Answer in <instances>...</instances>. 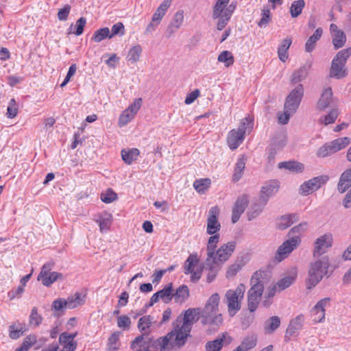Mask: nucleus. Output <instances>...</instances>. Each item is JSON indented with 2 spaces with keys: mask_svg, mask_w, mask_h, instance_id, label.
I'll return each instance as SVG.
<instances>
[{
  "mask_svg": "<svg viewBox=\"0 0 351 351\" xmlns=\"http://www.w3.org/2000/svg\"><path fill=\"white\" fill-rule=\"evenodd\" d=\"M200 315V308H189L186 310L183 315H180L173 323V327L177 332L176 337V346L181 347L186 341L190 336L192 325L197 322Z\"/></svg>",
  "mask_w": 351,
  "mask_h": 351,
  "instance_id": "1",
  "label": "nucleus"
},
{
  "mask_svg": "<svg viewBox=\"0 0 351 351\" xmlns=\"http://www.w3.org/2000/svg\"><path fill=\"white\" fill-rule=\"evenodd\" d=\"M219 300V295L213 293L207 300L204 308L200 310L202 324L212 326L214 328H218L222 324V315L217 313Z\"/></svg>",
  "mask_w": 351,
  "mask_h": 351,
  "instance_id": "2",
  "label": "nucleus"
},
{
  "mask_svg": "<svg viewBox=\"0 0 351 351\" xmlns=\"http://www.w3.org/2000/svg\"><path fill=\"white\" fill-rule=\"evenodd\" d=\"M229 2L230 0H217L213 7V18L217 19V28L219 31L226 26L236 8L234 2L228 6Z\"/></svg>",
  "mask_w": 351,
  "mask_h": 351,
  "instance_id": "3",
  "label": "nucleus"
},
{
  "mask_svg": "<svg viewBox=\"0 0 351 351\" xmlns=\"http://www.w3.org/2000/svg\"><path fill=\"white\" fill-rule=\"evenodd\" d=\"M262 276L261 272L256 271L254 273L250 280L252 287L247 292V306L250 312L256 311L263 293L264 285L263 281L261 280Z\"/></svg>",
  "mask_w": 351,
  "mask_h": 351,
  "instance_id": "4",
  "label": "nucleus"
},
{
  "mask_svg": "<svg viewBox=\"0 0 351 351\" xmlns=\"http://www.w3.org/2000/svg\"><path fill=\"white\" fill-rule=\"evenodd\" d=\"M253 125L252 119L248 116L242 119L237 130L233 129L228 133L227 143L231 149H237L243 143L246 131H251Z\"/></svg>",
  "mask_w": 351,
  "mask_h": 351,
  "instance_id": "5",
  "label": "nucleus"
},
{
  "mask_svg": "<svg viewBox=\"0 0 351 351\" xmlns=\"http://www.w3.org/2000/svg\"><path fill=\"white\" fill-rule=\"evenodd\" d=\"M350 56L351 47L342 49L336 54L331 62L330 77L339 80L347 76L346 64Z\"/></svg>",
  "mask_w": 351,
  "mask_h": 351,
  "instance_id": "6",
  "label": "nucleus"
},
{
  "mask_svg": "<svg viewBox=\"0 0 351 351\" xmlns=\"http://www.w3.org/2000/svg\"><path fill=\"white\" fill-rule=\"evenodd\" d=\"M328 266V258L326 256L311 263L307 281L308 289H311L319 283L327 274Z\"/></svg>",
  "mask_w": 351,
  "mask_h": 351,
  "instance_id": "7",
  "label": "nucleus"
},
{
  "mask_svg": "<svg viewBox=\"0 0 351 351\" xmlns=\"http://www.w3.org/2000/svg\"><path fill=\"white\" fill-rule=\"evenodd\" d=\"M245 291V287L243 284H239L235 289H229L226 291L225 299L230 317L234 316L241 309Z\"/></svg>",
  "mask_w": 351,
  "mask_h": 351,
  "instance_id": "8",
  "label": "nucleus"
},
{
  "mask_svg": "<svg viewBox=\"0 0 351 351\" xmlns=\"http://www.w3.org/2000/svg\"><path fill=\"white\" fill-rule=\"evenodd\" d=\"M328 180L329 177L326 175L313 178L300 185L299 193L301 195L306 196L318 190L322 185L325 184Z\"/></svg>",
  "mask_w": 351,
  "mask_h": 351,
  "instance_id": "9",
  "label": "nucleus"
},
{
  "mask_svg": "<svg viewBox=\"0 0 351 351\" xmlns=\"http://www.w3.org/2000/svg\"><path fill=\"white\" fill-rule=\"evenodd\" d=\"M304 95V88L299 84L286 97L284 108L295 112Z\"/></svg>",
  "mask_w": 351,
  "mask_h": 351,
  "instance_id": "10",
  "label": "nucleus"
},
{
  "mask_svg": "<svg viewBox=\"0 0 351 351\" xmlns=\"http://www.w3.org/2000/svg\"><path fill=\"white\" fill-rule=\"evenodd\" d=\"M300 237L299 236H293L285 241L278 248L275 258L278 262L282 261L300 243Z\"/></svg>",
  "mask_w": 351,
  "mask_h": 351,
  "instance_id": "11",
  "label": "nucleus"
},
{
  "mask_svg": "<svg viewBox=\"0 0 351 351\" xmlns=\"http://www.w3.org/2000/svg\"><path fill=\"white\" fill-rule=\"evenodd\" d=\"M235 247L236 242L233 241L221 245L217 250H215V254L213 255V259H214L217 263L221 265L229 259L234 251Z\"/></svg>",
  "mask_w": 351,
  "mask_h": 351,
  "instance_id": "12",
  "label": "nucleus"
},
{
  "mask_svg": "<svg viewBox=\"0 0 351 351\" xmlns=\"http://www.w3.org/2000/svg\"><path fill=\"white\" fill-rule=\"evenodd\" d=\"M304 322L305 317L303 314H300L291 319L286 330L285 339L289 340L292 337H297L303 328Z\"/></svg>",
  "mask_w": 351,
  "mask_h": 351,
  "instance_id": "13",
  "label": "nucleus"
},
{
  "mask_svg": "<svg viewBox=\"0 0 351 351\" xmlns=\"http://www.w3.org/2000/svg\"><path fill=\"white\" fill-rule=\"evenodd\" d=\"M219 209L217 206H213L208 211L207 219L206 232L208 234H214L219 231L220 223L218 221Z\"/></svg>",
  "mask_w": 351,
  "mask_h": 351,
  "instance_id": "14",
  "label": "nucleus"
},
{
  "mask_svg": "<svg viewBox=\"0 0 351 351\" xmlns=\"http://www.w3.org/2000/svg\"><path fill=\"white\" fill-rule=\"evenodd\" d=\"M332 237L330 234H324L318 237L315 241L313 256H319L326 252L332 246Z\"/></svg>",
  "mask_w": 351,
  "mask_h": 351,
  "instance_id": "15",
  "label": "nucleus"
},
{
  "mask_svg": "<svg viewBox=\"0 0 351 351\" xmlns=\"http://www.w3.org/2000/svg\"><path fill=\"white\" fill-rule=\"evenodd\" d=\"M330 32L332 38V43L335 49H339L343 47L346 43V35L345 32L339 29L337 25L332 23L330 25Z\"/></svg>",
  "mask_w": 351,
  "mask_h": 351,
  "instance_id": "16",
  "label": "nucleus"
},
{
  "mask_svg": "<svg viewBox=\"0 0 351 351\" xmlns=\"http://www.w3.org/2000/svg\"><path fill=\"white\" fill-rule=\"evenodd\" d=\"M232 338L226 333L219 335L216 339L208 341L205 346L206 351H220L223 346L229 345Z\"/></svg>",
  "mask_w": 351,
  "mask_h": 351,
  "instance_id": "17",
  "label": "nucleus"
},
{
  "mask_svg": "<svg viewBox=\"0 0 351 351\" xmlns=\"http://www.w3.org/2000/svg\"><path fill=\"white\" fill-rule=\"evenodd\" d=\"M278 189L279 183L277 180H270L265 183L262 187L259 201L261 202L263 205H266L268 199L276 193Z\"/></svg>",
  "mask_w": 351,
  "mask_h": 351,
  "instance_id": "18",
  "label": "nucleus"
},
{
  "mask_svg": "<svg viewBox=\"0 0 351 351\" xmlns=\"http://www.w3.org/2000/svg\"><path fill=\"white\" fill-rule=\"evenodd\" d=\"M221 266L219 264L217 263L213 258H206L204 261L202 269L208 271L206 274V281L210 283L213 282L219 271L221 269Z\"/></svg>",
  "mask_w": 351,
  "mask_h": 351,
  "instance_id": "19",
  "label": "nucleus"
},
{
  "mask_svg": "<svg viewBox=\"0 0 351 351\" xmlns=\"http://www.w3.org/2000/svg\"><path fill=\"white\" fill-rule=\"evenodd\" d=\"M330 298H324L320 300L312 308V314L314 317L315 322H322L325 318V307L330 302Z\"/></svg>",
  "mask_w": 351,
  "mask_h": 351,
  "instance_id": "20",
  "label": "nucleus"
},
{
  "mask_svg": "<svg viewBox=\"0 0 351 351\" xmlns=\"http://www.w3.org/2000/svg\"><path fill=\"white\" fill-rule=\"evenodd\" d=\"M152 338L148 335H140L131 343V348L135 351H148Z\"/></svg>",
  "mask_w": 351,
  "mask_h": 351,
  "instance_id": "21",
  "label": "nucleus"
},
{
  "mask_svg": "<svg viewBox=\"0 0 351 351\" xmlns=\"http://www.w3.org/2000/svg\"><path fill=\"white\" fill-rule=\"evenodd\" d=\"M247 202V198L245 195H243L237 199L232 208V222L233 223L239 221L241 214L245 210Z\"/></svg>",
  "mask_w": 351,
  "mask_h": 351,
  "instance_id": "22",
  "label": "nucleus"
},
{
  "mask_svg": "<svg viewBox=\"0 0 351 351\" xmlns=\"http://www.w3.org/2000/svg\"><path fill=\"white\" fill-rule=\"evenodd\" d=\"M184 21V12L178 11L167 29V37L170 38L182 25Z\"/></svg>",
  "mask_w": 351,
  "mask_h": 351,
  "instance_id": "23",
  "label": "nucleus"
},
{
  "mask_svg": "<svg viewBox=\"0 0 351 351\" xmlns=\"http://www.w3.org/2000/svg\"><path fill=\"white\" fill-rule=\"evenodd\" d=\"M332 97V91L330 87L325 88L320 98L317 103V108L319 110H324L328 108L331 102Z\"/></svg>",
  "mask_w": 351,
  "mask_h": 351,
  "instance_id": "24",
  "label": "nucleus"
},
{
  "mask_svg": "<svg viewBox=\"0 0 351 351\" xmlns=\"http://www.w3.org/2000/svg\"><path fill=\"white\" fill-rule=\"evenodd\" d=\"M351 186V168L346 169L340 176L337 189L341 193H344Z\"/></svg>",
  "mask_w": 351,
  "mask_h": 351,
  "instance_id": "25",
  "label": "nucleus"
},
{
  "mask_svg": "<svg viewBox=\"0 0 351 351\" xmlns=\"http://www.w3.org/2000/svg\"><path fill=\"white\" fill-rule=\"evenodd\" d=\"M153 319L154 318L151 315H144L139 319L137 328L141 335H149L150 334V327L153 323Z\"/></svg>",
  "mask_w": 351,
  "mask_h": 351,
  "instance_id": "26",
  "label": "nucleus"
},
{
  "mask_svg": "<svg viewBox=\"0 0 351 351\" xmlns=\"http://www.w3.org/2000/svg\"><path fill=\"white\" fill-rule=\"evenodd\" d=\"M95 221L99 224L101 232H106L111 226L112 215L110 213L104 212L99 215L98 218L95 219Z\"/></svg>",
  "mask_w": 351,
  "mask_h": 351,
  "instance_id": "27",
  "label": "nucleus"
},
{
  "mask_svg": "<svg viewBox=\"0 0 351 351\" xmlns=\"http://www.w3.org/2000/svg\"><path fill=\"white\" fill-rule=\"evenodd\" d=\"M278 167L279 169H285L294 173H301L304 169V165L302 163L293 160L280 162Z\"/></svg>",
  "mask_w": 351,
  "mask_h": 351,
  "instance_id": "28",
  "label": "nucleus"
},
{
  "mask_svg": "<svg viewBox=\"0 0 351 351\" xmlns=\"http://www.w3.org/2000/svg\"><path fill=\"white\" fill-rule=\"evenodd\" d=\"M299 219L296 214H291L282 216L277 223V226L280 230H285L291 226L294 222L298 221Z\"/></svg>",
  "mask_w": 351,
  "mask_h": 351,
  "instance_id": "29",
  "label": "nucleus"
},
{
  "mask_svg": "<svg viewBox=\"0 0 351 351\" xmlns=\"http://www.w3.org/2000/svg\"><path fill=\"white\" fill-rule=\"evenodd\" d=\"M323 34V30L321 27L316 29L312 36H311L305 44V50L307 52H311L316 45V43L320 39Z\"/></svg>",
  "mask_w": 351,
  "mask_h": 351,
  "instance_id": "30",
  "label": "nucleus"
},
{
  "mask_svg": "<svg viewBox=\"0 0 351 351\" xmlns=\"http://www.w3.org/2000/svg\"><path fill=\"white\" fill-rule=\"evenodd\" d=\"M177 332L173 328L170 332L163 337H160L156 341V343L160 347V351H166L169 349L170 341L176 338Z\"/></svg>",
  "mask_w": 351,
  "mask_h": 351,
  "instance_id": "31",
  "label": "nucleus"
},
{
  "mask_svg": "<svg viewBox=\"0 0 351 351\" xmlns=\"http://www.w3.org/2000/svg\"><path fill=\"white\" fill-rule=\"evenodd\" d=\"M311 65H304L292 74L291 77V82L292 84H297L304 80H305L308 74Z\"/></svg>",
  "mask_w": 351,
  "mask_h": 351,
  "instance_id": "32",
  "label": "nucleus"
},
{
  "mask_svg": "<svg viewBox=\"0 0 351 351\" xmlns=\"http://www.w3.org/2000/svg\"><path fill=\"white\" fill-rule=\"evenodd\" d=\"M173 298L174 299L175 302H184L189 296V290L188 287L185 285L180 286L176 289V292L173 293Z\"/></svg>",
  "mask_w": 351,
  "mask_h": 351,
  "instance_id": "33",
  "label": "nucleus"
},
{
  "mask_svg": "<svg viewBox=\"0 0 351 351\" xmlns=\"http://www.w3.org/2000/svg\"><path fill=\"white\" fill-rule=\"evenodd\" d=\"M246 162L247 158L244 155L238 159L234 167V172L232 176V179L234 182L239 181L242 177L243 171L245 167Z\"/></svg>",
  "mask_w": 351,
  "mask_h": 351,
  "instance_id": "34",
  "label": "nucleus"
},
{
  "mask_svg": "<svg viewBox=\"0 0 351 351\" xmlns=\"http://www.w3.org/2000/svg\"><path fill=\"white\" fill-rule=\"evenodd\" d=\"M292 40L291 38H285L282 41V43L280 45L278 49V58L283 62H285L288 59L287 51L289 49Z\"/></svg>",
  "mask_w": 351,
  "mask_h": 351,
  "instance_id": "35",
  "label": "nucleus"
},
{
  "mask_svg": "<svg viewBox=\"0 0 351 351\" xmlns=\"http://www.w3.org/2000/svg\"><path fill=\"white\" fill-rule=\"evenodd\" d=\"M140 152L136 148H133L131 149H122L121 151V157L123 160L128 165H131L133 161L137 159L138 156L139 155Z\"/></svg>",
  "mask_w": 351,
  "mask_h": 351,
  "instance_id": "36",
  "label": "nucleus"
},
{
  "mask_svg": "<svg viewBox=\"0 0 351 351\" xmlns=\"http://www.w3.org/2000/svg\"><path fill=\"white\" fill-rule=\"evenodd\" d=\"M212 236L209 237L207 246V257L206 258H213V255L215 254V250L217 248V243L219 241V234H211Z\"/></svg>",
  "mask_w": 351,
  "mask_h": 351,
  "instance_id": "37",
  "label": "nucleus"
},
{
  "mask_svg": "<svg viewBox=\"0 0 351 351\" xmlns=\"http://www.w3.org/2000/svg\"><path fill=\"white\" fill-rule=\"evenodd\" d=\"M84 297L81 293H76L74 295L69 297L66 300V308H75L84 303Z\"/></svg>",
  "mask_w": 351,
  "mask_h": 351,
  "instance_id": "38",
  "label": "nucleus"
},
{
  "mask_svg": "<svg viewBox=\"0 0 351 351\" xmlns=\"http://www.w3.org/2000/svg\"><path fill=\"white\" fill-rule=\"evenodd\" d=\"M350 143V140L348 137L338 138L329 143L332 152L336 153L338 151L347 147Z\"/></svg>",
  "mask_w": 351,
  "mask_h": 351,
  "instance_id": "39",
  "label": "nucleus"
},
{
  "mask_svg": "<svg viewBox=\"0 0 351 351\" xmlns=\"http://www.w3.org/2000/svg\"><path fill=\"white\" fill-rule=\"evenodd\" d=\"M280 325V319L278 316H272L265 322V331L267 334L273 333Z\"/></svg>",
  "mask_w": 351,
  "mask_h": 351,
  "instance_id": "40",
  "label": "nucleus"
},
{
  "mask_svg": "<svg viewBox=\"0 0 351 351\" xmlns=\"http://www.w3.org/2000/svg\"><path fill=\"white\" fill-rule=\"evenodd\" d=\"M160 298L164 303L168 304L173 299V286L172 283H169L162 289L158 291Z\"/></svg>",
  "mask_w": 351,
  "mask_h": 351,
  "instance_id": "41",
  "label": "nucleus"
},
{
  "mask_svg": "<svg viewBox=\"0 0 351 351\" xmlns=\"http://www.w3.org/2000/svg\"><path fill=\"white\" fill-rule=\"evenodd\" d=\"M26 330L21 324H19L18 326L15 323L12 324L9 326V337L12 339H19Z\"/></svg>",
  "mask_w": 351,
  "mask_h": 351,
  "instance_id": "42",
  "label": "nucleus"
},
{
  "mask_svg": "<svg viewBox=\"0 0 351 351\" xmlns=\"http://www.w3.org/2000/svg\"><path fill=\"white\" fill-rule=\"evenodd\" d=\"M257 338L254 335H251L245 337L241 342V345L237 348H239L240 351H248L256 346Z\"/></svg>",
  "mask_w": 351,
  "mask_h": 351,
  "instance_id": "43",
  "label": "nucleus"
},
{
  "mask_svg": "<svg viewBox=\"0 0 351 351\" xmlns=\"http://www.w3.org/2000/svg\"><path fill=\"white\" fill-rule=\"evenodd\" d=\"M58 280H63V275L61 273L56 271H52L39 280L42 282V284L45 287H49L51 284Z\"/></svg>",
  "mask_w": 351,
  "mask_h": 351,
  "instance_id": "44",
  "label": "nucleus"
},
{
  "mask_svg": "<svg viewBox=\"0 0 351 351\" xmlns=\"http://www.w3.org/2000/svg\"><path fill=\"white\" fill-rule=\"evenodd\" d=\"M198 262L199 259L196 254H190L184 264V274H189L190 273H192L195 266L198 263Z\"/></svg>",
  "mask_w": 351,
  "mask_h": 351,
  "instance_id": "45",
  "label": "nucleus"
},
{
  "mask_svg": "<svg viewBox=\"0 0 351 351\" xmlns=\"http://www.w3.org/2000/svg\"><path fill=\"white\" fill-rule=\"evenodd\" d=\"M217 60L220 62H223L226 67H229L234 64V58L230 51H223L218 56Z\"/></svg>",
  "mask_w": 351,
  "mask_h": 351,
  "instance_id": "46",
  "label": "nucleus"
},
{
  "mask_svg": "<svg viewBox=\"0 0 351 351\" xmlns=\"http://www.w3.org/2000/svg\"><path fill=\"white\" fill-rule=\"evenodd\" d=\"M305 6V1L304 0H298L292 3L290 8V13L293 18L298 17L302 11Z\"/></svg>",
  "mask_w": 351,
  "mask_h": 351,
  "instance_id": "47",
  "label": "nucleus"
},
{
  "mask_svg": "<svg viewBox=\"0 0 351 351\" xmlns=\"http://www.w3.org/2000/svg\"><path fill=\"white\" fill-rule=\"evenodd\" d=\"M142 53V47L140 45L132 47L128 53V60L132 63H136L140 59Z\"/></svg>",
  "mask_w": 351,
  "mask_h": 351,
  "instance_id": "48",
  "label": "nucleus"
},
{
  "mask_svg": "<svg viewBox=\"0 0 351 351\" xmlns=\"http://www.w3.org/2000/svg\"><path fill=\"white\" fill-rule=\"evenodd\" d=\"M42 321L43 317L41 315L38 314V308L33 307L29 317V325L34 327H38L42 323Z\"/></svg>",
  "mask_w": 351,
  "mask_h": 351,
  "instance_id": "49",
  "label": "nucleus"
},
{
  "mask_svg": "<svg viewBox=\"0 0 351 351\" xmlns=\"http://www.w3.org/2000/svg\"><path fill=\"white\" fill-rule=\"evenodd\" d=\"M107 38H110V29L108 27H104L95 32L92 40L95 43H99Z\"/></svg>",
  "mask_w": 351,
  "mask_h": 351,
  "instance_id": "50",
  "label": "nucleus"
},
{
  "mask_svg": "<svg viewBox=\"0 0 351 351\" xmlns=\"http://www.w3.org/2000/svg\"><path fill=\"white\" fill-rule=\"evenodd\" d=\"M210 180L209 178L199 179L194 182L193 187L198 193H204L210 186Z\"/></svg>",
  "mask_w": 351,
  "mask_h": 351,
  "instance_id": "51",
  "label": "nucleus"
},
{
  "mask_svg": "<svg viewBox=\"0 0 351 351\" xmlns=\"http://www.w3.org/2000/svg\"><path fill=\"white\" fill-rule=\"evenodd\" d=\"M37 338L34 335H29L27 336L23 341V343L20 348H19V351H28L29 349L36 342Z\"/></svg>",
  "mask_w": 351,
  "mask_h": 351,
  "instance_id": "52",
  "label": "nucleus"
},
{
  "mask_svg": "<svg viewBox=\"0 0 351 351\" xmlns=\"http://www.w3.org/2000/svg\"><path fill=\"white\" fill-rule=\"evenodd\" d=\"M135 114L128 110L125 109L120 115L119 118V125L120 127L124 126L127 125L130 121H131Z\"/></svg>",
  "mask_w": 351,
  "mask_h": 351,
  "instance_id": "53",
  "label": "nucleus"
},
{
  "mask_svg": "<svg viewBox=\"0 0 351 351\" xmlns=\"http://www.w3.org/2000/svg\"><path fill=\"white\" fill-rule=\"evenodd\" d=\"M294 280L295 278L291 276H285L280 279L276 285L277 286L278 291H282L288 288L293 283Z\"/></svg>",
  "mask_w": 351,
  "mask_h": 351,
  "instance_id": "54",
  "label": "nucleus"
},
{
  "mask_svg": "<svg viewBox=\"0 0 351 351\" xmlns=\"http://www.w3.org/2000/svg\"><path fill=\"white\" fill-rule=\"evenodd\" d=\"M308 228V223L307 222H302L300 224L294 226L292 228L289 232V237L291 238L293 236H299L300 234L304 232Z\"/></svg>",
  "mask_w": 351,
  "mask_h": 351,
  "instance_id": "55",
  "label": "nucleus"
},
{
  "mask_svg": "<svg viewBox=\"0 0 351 351\" xmlns=\"http://www.w3.org/2000/svg\"><path fill=\"white\" fill-rule=\"evenodd\" d=\"M265 206L261 202H260V204L253 205L248 212L249 220L256 218L262 212Z\"/></svg>",
  "mask_w": 351,
  "mask_h": 351,
  "instance_id": "56",
  "label": "nucleus"
},
{
  "mask_svg": "<svg viewBox=\"0 0 351 351\" xmlns=\"http://www.w3.org/2000/svg\"><path fill=\"white\" fill-rule=\"evenodd\" d=\"M131 325L130 318L127 315H121L117 318V326L123 330H129Z\"/></svg>",
  "mask_w": 351,
  "mask_h": 351,
  "instance_id": "57",
  "label": "nucleus"
},
{
  "mask_svg": "<svg viewBox=\"0 0 351 351\" xmlns=\"http://www.w3.org/2000/svg\"><path fill=\"white\" fill-rule=\"evenodd\" d=\"M261 15L262 16L258 23V25L260 27H266L271 20V14L269 10L267 8L263 9Z\"/></svg>",
  "mask_w": 351,
  "mask_h": 351,
  "instance_id": "58",
  "label": "nucleus"
},
{
  "mask_svg": "<svg viewBox=\"0 0 351 351\" xmlns=\"http://www.w3.org/2000/svg\"><path fill=\"white\" fill-rule=\"evenodd\" d=\"M125 34V27L122 23H117L112 27L111 32L110 31V38H112L116 35L123 36Z\"/></svg>",
  "mask_w": 351,
  "mask_h": 351,
  "instance_id": "59",
  "label": "nucleus"
},
{
  "mask_svg": "<svg viewBox=\"0 0 351 351\" xmlns=\"http://www.w3.org/2000/svg\"><path fill=\"white\" fill-rule=\"evenodd\" d=\"M338 117V112L337 110L333 109L330 111V112L324 116V117H322L320 119V121L324 122L325 125H328L330 123H332L335 121Z\"/></svg>",
  "mask_w": 351,
  "mask_h": 351,
  "instance_id": "60",
  "label": "nucleus"
},
{
  "mask_svg": "<svg viewBox=\"0 0 351 351\" xmlns=\"http://www.w3.org/2000/svg\"><path fill=\"white\" fill-rule=\"evenodd\" d=\"M332 154L334 153L333 152H332V149L329 143H326L325 145L319 147L317 152V156L319 158H325Z\"/></svg>",
  "mask_w": 351,
  "mask_h": 351,
  "instance_id": "61",
  "label": "nucleus"
},
{
  "mask_svg": "<svg viewBox=\"0 0 351 351\" xmlns=\"http://www.w3.org/2000/svg\"><path fill=\"white\" fill-rule=\"evenodd\" d=\"M51 308L56 312L63 311L64 308H66V300L64 298L55 300L52 303Z\"/></svg>",
  "mask_w": 351,
  "mask_h": 351,
  "instance_id": "62",
  "label": "nucleus"
},
{
  "mask_svg": "<svg viewBox=\"0 0 351 351\" xmlns=\"http://www.w3.org/2000/svg\"><path fill=\"white\" fill-rule=\"evenodd\" d=\"M242 265L239 263H235L229 266L226 271V277L232 278L234 277L239 271L241 269Z\"/></svg>",
  "mask_w": 351,
  "mask_h": 351,
  "instance_id": "63",
  "label": "nucleus"
},
{
  "mask_svg": "<svg viewBox=\"0 0 351 351\" xmlns=\"http://www.w3.org/2000/svg\"><path fill=\"white\" fill-rule=\"evenodd\" d=\"M53 267V263H45L41 269L40 274L38 276V280L42 279L45 276H47L48 274H51L52 271V269Z\"/></svg>",
  "mask_w": 351,
  "mask_h": 351,
  "instance_id": "64",
  "label": "nucleus"
}]
</instances>
